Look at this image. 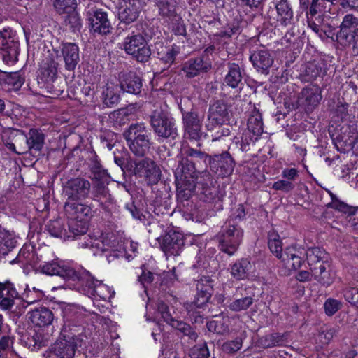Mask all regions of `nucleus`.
I'll return each instance as SVG.
<instances>
[{"instance_id": "46", "label": "nucleus", "mask_w": 358, "mask_h": 358, "mask_svg": "<svg viewBox=\"0 0 358 358\" xmlns=\"http://www.w3.org/2000/svg\"><path fill=\"white\" fill-rule=\"evenodd\" d=\"M228 322V319L212 320L208 322L206 326L209 331L214 332L218 334H225L229 333V331Z\"/></svg>"}, {"instance_id": "34", "label": "nucleus", "mask_w": 358, "mask_h": 358, "mask_svg": "<svg viewBox=\"0 0 358 358\" xmlns=\"http://www.w3.org/2000/svg\"><path fill=\"white\" fill-rule=\"evenodd\" d=\"M177 0H155V5L157 7L159 15L162 18L171 19L177 14Z\"/></svg>"}, {"instance_id": "35", "label": "nucleus", "mask_w": 358, "mask_h": 358, "mask_svg": "<svg viewBox=\"0 0 358 358\" xmlns=\"http://www.w3.org/2000/svg\"><path fill=\"white\" fill-rule=\"evenodd\" d=\"M252 268V266L249 260L241 259L231 265L230 273L235 279L238 280H244L248 278Z\"/></svg>"}, {"instance_id": "12", "label": "nucleus", "mask_w": 358, "mask_h": 358, "mask_svg": "<svg viewBox=\"0 0 358 358\" xmlns=\"http://www.w3.org/2000/svg\"><path fill=\"white\" fill-rule=\"evenodd\" d=\"M3 136V143L5 146L13 153L17 155L26 154L29 150L27 145L26 134L20 129L11 130L8 136Z\"/></svg>"}, {"instance_id": "27", "label": "nucleus", "mask_w": 358, "mask_h": 358, "mask_svg": "<svg viewBox=\"0 0 358 358\" xmlns=\"http://www.w3.org/2000/svg\"><path fill=\"white\" fill-rule=\"evenodd\" d=\"M64 210L73 218L87 219L92 216V208L81 201L66 202Z\"/></svg>"}, {"instance_id": "16", "label": "nucleus", "mask_w": 358, "mask_h": 358, "mask_svg": "<svg viewBox=\"0 0 358 358\" xmlns=\"http://www.w3.org/2000/svg\"><path fill=\"white\" fill-rule=\"evenodd\" d=\"M124 6L119 9L118 18L120 24L129 25L135 22L141 12L140 0H124Z\"/></svg>"}, {"instance_id": "41", "label": "nucleus", "mask_w": 358, "mask_h": 358, "mask_svg": "<svg viewBox=\"0 0 358 358\" xmlns=\"http://www.w3.org/2000/svg\"><path fill=\"white\" fill-rule=\"evenodd\" d=\"M88 229L87 219L72 217L69 222V230L74 236L85 235Z\"/></svg>"}, {"instance_id": "48", "label": "nucleus", "mask_w": 358, "mask_h": 358, "mask_svg": "<svg viewBox=\"0 0 358 358\" xmlns=\"http://www.w3.org/2000/svg\"><path fill=\"white\" fill-rule=\"evenodd\" d=\"M334 329H325L320 330L315 337V343L319 347L328 344L334 335Z\"/></svg>"}, {"instance_id": "40", "label": "nucleus", "mask_w": 358, "mask_h": 358, "mask_svg": "<svg viewBox=\"0 0 358 358\" xmlns=\"http://www.w3.org/2000/svg\"><path fill=\"white\" fill-rule=\"evenodd\" d=\"M65 15L64 24L68 26L72 32H80L83 27V20L77 9Z\"/></svg>"}, {"instance_id": "54", "label": "nucleus", "mask_w": 358, "mask_h": 358, "mask_svg": "<svg viewBox=\"0 0 358 358\" xmlns=\"http://www.w3.org/2000/svg\"><path fill=\"white\" fill-rule=\"evenodd\" d=\"M169 20L171 21V29L176 35L184 36L186 34L185 26L180 15H176Z\"/></svg>"}, {"instance_id": "32", "label": "nucleus", "mask_w": 358, "mask_h": 358, "mask_svg": "<svg viewBox=\"0 0 358 358\" xmlns=\"http://www.w3.org/2000/svg\"><path fill=\"white\" fill-rule=\"evenodd\" d=\"M183 241L179 238L178 234H168L163 238L162 248L167 255H178Z\"/></svg>"}, {"instance_id": "30", "label": "nucleus", "mask_w": 358, "mask_h": 358, "mask_svg": "<svg viewBox=\"0 0 358 358\" xmlns=\"http://www.w3.org/2000/svg\"><path fill=\"white\" fill-rule=\"evenodd\" d=\"M277 11L278 21L282 26H288L292 24L294 13L288 0H275Z\"/></svg>"}, {"instance_id": "18", "label": "nucleus", "mask_w": 358, "mask_h": 358, "mask_svg": "<svg viewBox=\"0 0 358 358\" xmlns=\"http://www.w3.org/2000/svg\"><path fill=\"white\" fill-rule=\"evenodd\" d=\"M120 85L123 92L138 95L142 90L143 80L135 72L130 71L120 77Z\"/></svg>"}, {"instance_id": "19", "label": "nucleus", "mask_w": 358, "mask_h": 358, "mask_svg": "<svg viewBox=\"0 0 358 358\" xmlns=\"http://www.w3.org/2000/svg\"><path fill=\"white\" fill-rule=\"evenodd\" d=\"M61 52L63 57L65 69L74 71L80 61L79 48L75 43H62Z\"/></svg>"}, {"instance_id": "51", "label": "nucleus", "mask_w": 358, "mask_h": 358, "mask_svg": "<svg viewBox=\"0 0 358 358\" xmlns=\"http://www.w3.org/2000/svg\"><path fill=\"white\" fill-rule=\"evenodd\" d=\"M283 341V336L279 334H271L261 338V344L264 348L280 345Z\"/></svg>"}, {"instance_id": "50", "label": "nucleus", "mask_w": 358, "mask_h": 358, "mask_svg": "<svg viewBox=\"0 0 358 358\" xmlns=\"http://www.w3.org/2000/svg\"><path fill=\"white\" fill-rule=\"evenodd\" d=\"M212 289L213 288L207 285L205 290L203 291V293L197 292L196 298L193 302L196 303L199 309H203L208 302L211 296Z\"/></svg>"}, {"instance_id": "29", "label": "nucleus", "mask_w": 358, "mask_h": 358, "mask_svg": "<svg viewBox=\"0 0 358 358\" xmlns=\"http://www.w3.org/2000/svg\"><path fill=\"white\" fill-rule=\"evenodd\" d=\"M233 158H213L210 159V167L218 176H229L234 169Z\"/></svg>"}, {"instance_id": "6", "label": "nucleus", "mask_w": 358, "mask_h": 358, "mask_svg": "<svg viewBox=\"0 0 358 358\" xmlns=\"http://www.w3.org/2000/svg\"><path fill=\"white\" fill-rule=\"evenodd\" d=\"M243 231L238 226L229 222L222 227L217 236L220 250L229 255L236 251L243 238Z\"/></svg>"}, {"instance_id": "14", "label": "nucleus", "mask_w": 358, "mask_h": 358, "mask_svg": "<svg viewBox=\"0 0 358 358\" xmlns=\"http://www.w3.org/2000/svg\"><path fill=\"white\" fill-rule=\"evenodd\" d=\"M185 136L194 140H199L201 135V120L194 111L182 112Z\"/></svg>"}, {"instance_id": "9", "label": "nucleus", "mask_w": 358, "mask_h": 358, "mask_svg": "<svg viewBox=\"0 0 358 358\" xmlns=\"http://www.w3.org/2000/svg\"><path fill=\"white\" fill-rule=\"evenodd\" d=\"M262 133L263 122L262 115L259 112H254L248 120V133L244 134L245 140H243V137L241 140L239 138H234V142L229 146V150L246 151L249 146L247 136L249 135L250 141H257Z\"/></svg>"}, {"instance_id": "39", "label": "nucleus", "mask_w": 358, "mask_h": 358, "mask_svg": "<svg viewBox=\"0 0 358 358\" xmlns=\"http://www.w3.org/2000/svg\"><path fill=\"white\" fill-rule=\"evenodd\" d=\"M167 317H165V322L171 325L172 327L179 330L182 332L185 335L188 336L191 339L196 340L197 338V334L193 331L191 329V327L182 321L176 320L173 318L170 314L166 313Z\"/></svg>"}, {"instance_id": "28", "label": "nucleus", "mask_w": 358, "mask_h": 358, "mask_svg": "<svg viewBox=\"0 0 358 358\" xmlns=\"http://www.w3.org/2000/svg\"><path fill=\"white\" fill-rule=\"evenodd\" d=\"M25 81L21 71L8 72L0 69V85H7L9 89L18 90Z\"/></svg>"}, {"instance_id": "38", "label": "nucleus", "mask_w": 358, "mask_h": 358, "mask_svg": "<svg viewBox=\"0 0 358 358\" xmlns=\"http://www.w3.org/2000/svg\"><path fill=\"white\" fill-rule=\"evenodd\" d=\"M304 255L306 256L307 262L310 267L317 265L325 261L327 258L326 252L320 248H310L307 250H304Z\"/></svg>"}, {"instance_id": "13", "label": "nucleus", "mask_w": 358, "mask_h": 358, "mask_svg": "<svg viewBox=\"0 0 358 358\" xmlns=\"http://www.w3.org/2000/svg\"><path fill=\"white\" fill-rule=\"evenodd\" d=\"M113 237L112 234L102 236L101 238H94L87 235L79 241L78 245L82 248H91L94 254L99 251L105 252L115 247V242L112 240Z\"/></svg>"}, {"instance_id": "37", "label": "nucleus", "mask_w": 358, "mask_h": 358, "mask_svg": "<svg viewBox=\"0 0 358 358\" xmlns=\"http://www.w3.org/2000/svg\"><path fill=\"white\" fill-rule=\"evenodd\" d=\"M118 87L113 83H107L102 92L103 103L107 107H113L120 101Z\"/></svg>"}, {"instance_id": "23", "label": "nucleus", "mask_w": 358, "mask_h": 358, "mask_svg": "<svg viewBox=\"0 0 358 358\" xmlns=\"http://www.w3.org/2000/svg\"><path fill=\"white\" fill-rule=\"evenodd\" d=\"M228 108L227 103L222 100H217L210 106L208 118L212 125H221L228 118Z\"/></svg>"}, {"instance_id": "26", "label": "nucleus", "mask_w": 358, "mask_h": 358, "mask_svg": "<svg viewBox=\"0 0 358 358\" xmlns=\"http://www.w3.org/2000/svg\"><path fill=\"white\" fill-rule=\"evenodd\" d=\"M322 96L317 89L304 88L298 99V104L306 108L307 110H312L313 108L318 105Z\"/></svg>"}, {"instance_id": "5", "label": "nucleus", "mask_w": 358, "mask_h": 358, "mask_svg": "<svg viewBox=\"0 0 358 358\" xmlns=\"http://www.w3.org/2000/svg\"><path fill=\"white\" fill-rule=\"evenodd\" d=\"M124 138L131 142L129 148L136 157H144L150 148L148 131L144 123L131 124L123 133Z\"/></svg>"}, {"instance_id": "43", "label": "nucleus", "mask_w": 358, "mask_h": 358, "mask_svg": "<svg viewBox=\"0 0 358 358\" xmlns=\"http://www.w3.org/2000/svg\"><path fill=\"white\" fill-rule=\"evenodd\" d=\"M129 55L136 61L142 63L147 62L150 59L151 50L145 38L144 42L141 44V46H138L135 51Z\"/></svg>"}, {"instance_id": "21", "label": "nucleus", "mask_w": 358, "mask_h": 358, "mask_svg": "<svg viewBox=\"0 0 358 358\" xmlns=\"http://www.w3.org/2000/svg\"><path fill=\"white\" fill-rule=\"evenodd\" d=\"M155 51H156L158 59L167 67L171 66L179 53V48L175 45L165 46L162 41L155 43Z\"/></svg>"}, {"instance_id": "62", "label": "nucleus", "mask_w": 358, "mask_h": 358, "mask_svg": "<svg viewBox=\"0 0 358 358\" xmlns=\"http://www.w3.org/2000/svg\"><path fill=\"white\" fill-rule=\"evenodd\" d=\"M33 257V252L29 251V250H28L27 248H23L20 250L17 259L19 262L29 264L31 262Z\"/></svg>"}, {"instance_id": "56", "label": "nucleus", "mask_w": 358, "mask_h": 358, "mask_svg": "<svg viewBox=\"0 0 358 358\" xmlns=\"http://www.w3.org/2000/svg\"><path fill=\"white\" fill-rule=\"evenodd\" d=\"M91 295L93 296H97L103 301H106L110 296L109 288L104 284L97 283V286L93 291H91Z\"/></svg>"}, {"instance_id": "11", "label": "nucleus", "mask_w": 358, "mask_h": 358, "mask_svg": "<svg viewBox=\"0 0 358 358\" xmlns=\"http://www.w3.org/2000/svg\"><path fill=\"white\" fill-rule=\"evenodd\" d=\"M358 19L351 14L345 15L340 25V31L337 33L336 41L341 40L345 45H357L358 36Z\"/></svg>"}, {"instance_id": "7", "label": "nucleus", "mask_w": 358, "mask_h": 358, "mask_svg": "<svg viewBox=\"0 0 358 358\" xmlns=\"http://www.w3.org/2000/svg\"><path fill=\"white\" fill-rule=\"evenodd\" d=\"M0 54L6 64H13L18 59L20 43L10 27L0 30Z\"/></svg>"}, {"instance_id": "24", "label": "nucleus", "mask_w": 358, "mask_h": 358, "mask_svg": "<svg viewBox=\"0 0 358 358\" xmlns=\"http://www.w3.org/2000/svg\"><path fill=\"white\" fill-rule=\"evenodd\" d=\"M27 315L31 323L38 327H47L51 324L54 320L52 312L45 307L36 308L29 311Z\"/></svg>"}, {"instance_id": "52", "label": "nucleus", "mask_w": 358, "mask_h": 358, "mask_svg": "<svg viewBox=\"0 0 358 358\" xmlns=\"http://www.w3.org/2000/svg\"><path fill=\"white\" fill-rule=\"evenodd\" d=\"M241 33L240 21L234 20L232 22L228 24L227 29L220 31L217 34V36L220 38H231L233 35Z\"/></svg>"}, {"instance_id": "60", "label": "nucleus", "mask_w": 358, "mask_h": 358, "mask_svg": "<svg viewBox=\"0 0 358 358\" xmlns=\"http://www.w3.org/2000/svg\"><path fill=\"white\" fill-rule=\"evenodd\" d=\"M345 300L352 305L356 306L358 303V288L356 287H348L343 292Z\"/></svg>"}, {"instance_id": "25", "label": "nucleus", "mask_w": 358, "mask_h": 358, "mask_svg": "<svg viewBox=\"0 0 358 358\" xmlns=\"http://www.w3.org/2000/svg\"><path fill=\"white\" fill-rule=\"evenodd\" d=\"M27 138V143L29 146V153L34 155L36 152H40L45 145V134L43 131L38 128H31L26 134Z\"/></svg>"}, {"instance_id": "31", "label": "nucleus", "mask_w": 358, "mask_h": 358, "mask_svg": "<svg viewBox=\"0 0 358 358\" xmlns=\"http://www.w3.org/2000/svg\"><path fill=\"white\" fill-rule=\"evenodd\" d=\"M227 66V73L224 77V83L231 88L238 87L242 85L243 70L238 64L234 62H228Z\"/></svg>"}, {"instance_id": "59", "label": "nucleus", "mask_w": 358, "mask_h": 358, "mask_svg": "<svg viewBox=\"0 0 358 358\" xmlns=\"http://www.w3.org/2000/svg\"><path fill=\"white\" fill-rule=\"evenodd\" d=\"M209 355V350L206 344L195 345L190 351L191 358H208Z\"/></svg>"}, {"instance_id": "49", "label": "nucleus", "mask_w": 358, "mask_h": 358, "mask_svg": "<svg viewBox=\"0 0 358 358\" xmlns=\"http://www.w3.org/2000/svg\"><path fill=\"white\" fill-rule=\"evenodd\" d=\"M77 280L84 286L83 290L89 295H91V291H93V289L96 288L97 283L100 282L89 274H86L81 278L78 275V278L75 280Z\"/></svg>"}, {"instance_id": "2", "label": "nucleus", "mask_w": 358, "mask_h": 358, "mask_svg": "<svg viewBox=\"0 0 358 358\" xmlns=\"http://www.w3.org/2000/svg\"><path fill=\"white\" fill-rule=\"evenodd\" d=\"M80 331H83L80 327L78 329L65 327L61 336L47 352L46 357L73 358L76 350L86 345L87 337Z\"/></svg>"}, {"instance_id": "3", "label": "nucleus", "mask_w": 358, "mask_h": 358, "mask_svg": "<svg viewBox=\"0 0 358 358\" xmlns=\"http://www.w3.org/2000/svg\"><path fill=\"white\" fill-rule=\"evenodd\" d=\"M268 247L272 253L280 259L289 270L299 268L303 261L304 248L299 245L286 248L282 252L280 237L274 232L268 234Z\"/></svg>"}, {"instance_id": "47", "label": "nucleus", "mask_w": 358, "mask_h": 358, "mask_svg": "<svg viewBox=\"0 0 358 358\" xmlns=\"http://www.w3.org/2000/svg\"><path fill=\"white\" fill-rule=\"evenodd\" d=\"M253 303V299L246 296L242 299H236L229 305L231 311L239 312L247 310Z\"/></svg>"}, {"instance_id": "10", "label": "nucleus", "mask_w": 358, "mask_h": 358, "mask_svg": "<svg viewBox=\"0 0 358 358\" xmlns=\"http://www.w3.org/2000/svg\"><path fill=\"white\" fill-rule=\"evenodd\" d=\"M90 188V182L86 179L76 178L69 180L63 189L66 202L82 201L89 196Z\"/></svg>"}, {"instance_id": "57", "label": "nucleus", "mask_w": 358, "mask_h": 358, "mask_svg": "<svg viewBox=\"0 0 358 358\" xmlns=\"http://www.w3.org/2000/svg\"><path fill=\"white\" fill-rule=\"evenodd\" d=\"M272 188L276 191L289 192L295 188V184L290 180L283 178L275 182L272 185Z\"/></svg>"}, {"instance_id": "4", "label": "nucleus", "mask_w": 358, "mask_h": 358, "mask_svg": "<svg viewBox=\"0 0 358 358\" xmlns=\"http://www.w3.org/2000/svg\"><path fill=\"white\" fill-rule=\"evenodd\" d=\"M84 13L90 31L94 36H106L112 33L113 27L108 19V13L97 4L96 0L87 3Z\"/></svg>"}, {"instance_id": "22", "label": "nucleus", "mask_w": 358, "mask_h": 358, "mask_svg": "<svg viewBox=\"0 0 358 358\" xmlns=\"http://www.w3.org/2000/svg\"><path fill=\"white\" fill-rule=\"evenodd\" d=\"M211 69V64L204 60L203 57L190 59L184 63L182 70L187 78H192L202 72H207Z\"/></svg>"}, {"instance_id": "8", "label": "nucleus", "mask_w": 358, "mask_h": 358, "mask_svg": "<svg viewBox=\"0 0 358 358\" xmlns=\"http://www.w3.org/2000/svg\"><path fill=\"white\" fill-rule=\"evenodd\" d=\"M150 122L154 132L159 137L174 138L177 129L173 119L162 108H157L150 116Z\"/></svg>"}, {"instance_id": "61", "label": "nucleus", "mask_w": 358, "mask_h": 358, "mask_svg": "<svg viewBox=\"0 0 358 358\" xmlns=\"http://www.w3.org/2000/svg\"><path fill=\"white\" fill-rule=\"evenodd\" d=\"M242 339L236 338V339L224 343L222 345L223 350L228 353H234L239 350L242 347Z\"/></svg>"}, {"instance_id": "64", "label": "nucleus", "mask_w": 358, "mask_h": 358, "mask_svg": "<svg viewBox=\"0 0 358 358\" xmlns=\"http://www.w3.org/2000/svg\"><path fill=\"white\" fill-rule=\"evenodd\" d=\"M181 155L185 157L202 156L204 152L200 149L193 148L189 145H183L181 148Z\"/></svg>"}, {"instance_id": "17", "label": "nucleus", "mask_w": 358, "mask_h": 358, "mask_svg": "<svg viewBox=\"0 0 358 358\" xmlns=\"http://www.w3.org/2000/svg\"><path fill=\"white\" fill-rule=\"evenodd\" d=\"M58 67V62L52 57H47L43 60L41 67L38 69V77L42 81L48 84V88H54L51 83H53L57 78Z\"/></svg>"}, {"instance_id": "42", "label": "nucleus", "mask_w": 358, "mask_h": 358, "mask_svg": "<svg viewBox=\"0 0 358 358\" xmlns=\"http://www.w3.org/2000/svg\"><path fill=\"white\" fill-rule=\"evenodd\" d=\"M55 10L59 15L69 13L77 9V0H54L52 3Z\"/></svg>"}, {"instance_id": "36", "label": "nucleus", "mask_w": 358, "mask_h": 358, "mask_svg": "<svg viewBox=\"0 0 358 358\" xmlns=\"http://www.w3.org/2000/svg\"><path fill=\"white\" fill-rule=\"evenodd\" d=\"M144 169L143 173L152 182H157L159 180L160 169L153 162L150 164L148 160L143 159L142 162L136 164V171L139 173Z\"/></svg>"}, {"instance_id": "20", "label": "nucleus", "mask_w": 358, "mask_h": 358, "mask_svg": "<svg viewBox=\"0 0 358 358\" xmlns=\"http://www.w3.org/2000/svg\"><path fill=\"white\" fill-rule=\"evenodd\" d=\"M42 272L50 275H59L65 280L75 281L78 278V273L72 268L60 266L55 262H48L41 267Z\"/></svg>"}, {"instance_id": "15", "label": "nucleus", "mask_w": 358, "mask_h": 358, "mask_svg": "<svg viewBox=\"0 0 358 358\" xmlns=\"http://www.w3.org/2000/svg\"><path fill=\"white\" fill-rule=\"evenodd\" d=\"M253 66L263 74L267 75L274 59L268 50L262 48L255 50L250 56Z\"/></svg>"}, {"instance_id": "33", "label": "nucleus", "mask_w": 358, "mask_h": 358, "mask_svg": "<svg viewBox=\"0 0 358 358\" xmlns=\"http://www.w3.org/2000/svg\"><path fill=\"white\" fill-rule=\"evenodd\" d=\"M134 117V108L131 106L122 108L109 115V120L115 127H122L129 123Z\"/></svg>"}, {"instance_id": "1", "label": "nucleus", "mask_w": 358, "mask_h": 358, "mask_svg": "<svg viewBox=\"0 0 358 358\" xmlns=\"http://www.w3.org/2000/svg\"><path fill=\"white\" fill-rule=\"evenodd\" d=\"M177 197L180 201H188L193 195L196 183L201 186L200 195L205 201L210 202L215 197L217 189L214 180L208 171L199 174L194 164L188 158H182L176 171Z\"/></svg>"}, {"instance_id": "53", "label": "nucleus", "mask_w": 358, "mask_h": 358, "mask_svg": "<svg viewBox=\"0 0 358 358\" xmlns=\"http://www.w3.org/2000/svg\"><path fill=\"white\" fill-rule=\"evenodd\" d=\"M342 303L333 298L327 299L324 303V309L326 315L328 316L334 315L341 308Z\"/></svg>"}, {"instance_id": "55", "label": "nucleus", "mask_w": 358, "mask_h": 358, "mask_svg": "<svg viewBox=\"0 0 358 358\" xmlns=\"http://www.w3.org/2000/svg\"><path fill=\"white\" fill-rule=\"evenodd\" d=\"M47 230L51 236L55 237H62L64 234L63 224L58 220L50 221L47 225Z\"/></svg>"}, {"instance_id": "63", "label": "nucleus", "mask_w": 358, "mask_h": 358, "mask_svg": "<svg viewBox=\"0 0 358 358\" xmlns=\"http://www.w3.org/2000/svg\"><path fill=\"white\" fill-rule=\"evenodd\" d=\"M281 176L282 178L294 182L299 177V171L295 168H285L282 171Z\"/></svg>"}, {"instance_id": "58", "label": "nucleus", "mask_w": 358, "mask_h": 358, "mask_svg": "<svg viewBox=\"0 0 358 358\" xmlns=\"http://www.w3.org/2000/svg\"><path fill=\"white\" fill-rule=\"evenodd\" d=\"M185 308L188 315L192 320H194L195 322H202V317L201 316L202 309H199L195 303H185Z\"/></svg>"}, {"instance_id": "45", "label": "nucleus", "mask_w": 358, "mask_h": 358, "mask_svg": "<svg viewBox=\"0 0 358 358\" xmlns=\"http://www.w3.org/2000/svg\"><path fill=\"white\" fill-rule=\"evenodd\" d=\"M15 243L12 235L0 227V255H6L15 246Z\"/></svg>"}, {"instance_id": "44", "label": "nucleus", "mask_w": 358, "mask_h": 358, "mask_svg": "<svg viewBox=\"0 0 358 358\" xmlns=\"http://www.w3.org/2000/svg\"><path fill=\"white\" fill-rule=\"evenodd\" d=\"M144 42V36L140 34L128 36L124 41V50L127 54L132 53Z\"/></svg>"}]
</instances>
